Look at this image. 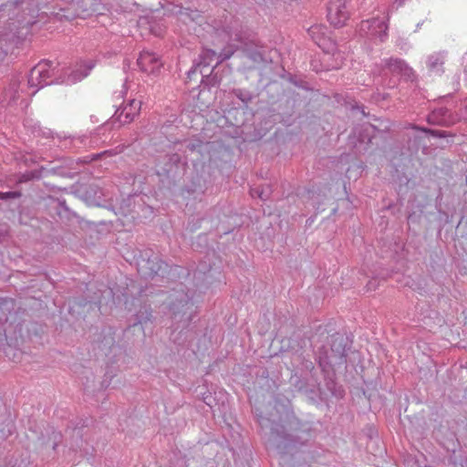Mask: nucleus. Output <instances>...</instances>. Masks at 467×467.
I'll return each instance as SVG.
<instances>
[{"mask_svg": "<svg viewBox=\"0 0 467 467\" xmlns=\"http://www.w3.org/2000/svg\"><path fill=\"white\" fill-rule=\"evenodd\" d=\"M88 75L87 72L83 73L80 77H78V79H80V78L86 77Z\"/></svg>", "mask_w": 467, "mask_h": 467, "instance_id": "obj_21", "label": "nucleus"}, {"mask_svg": "<svg viewBox=\"0 0 467 467\" xmlns=\"http://www.w3.org/2000/svg\"><path fill=\"white\" fill-rule=\"evenodd\" d=\"M449 462L453 467H465L467 464V458L462 452L454 451L449 457Z\"/></svg>", "mask_w": 467, "mask_h": 467, "instance_id": "obj_14", "label": "nucleus"}, {"mask_svg": "<svg viewBox=\"0 0 467 467\" xmlns=\"http://www.w3.org/2000/svg\"><path fill=\"white\" fill-rule=\"evenodd\" d=\"M140 68L148 74H156L162 67L158 57L149 51H142L138 58Z\"/></svg>", "mask_w": 467, "mask_h": 467, "instance_id": "obj_8", "label": "nucleus"}, {"mask_svg": "<svg viewBox=\"0 0 467 467\" xmlns=\"http://www.w3.org/2000/svg\"><path fill=\"white\" fill-rule=\"evenodd\" d=\"M19 196V193L16 192H0V201H8L11 198H16Z\"/></svg>", "mask_w": 467, "mask_h": 467, "instance_id": "obj_16", "label": "nucleus"}, {"mask_svg": "<svg viewBox=\"0 0 467 467\" xmlns=\"http://www.w3.org/2000/svg\"><path fill=\"white\" fill-rule=\"evenodd\" d=\"M464 110H465V112H464V116H465V118L467 119V99H466V100H465V102H464Z\"/></svg>", "mask_w": 467, "mask_h": 467, "instance_id": "obj_19", "label": "nucleus"}, {"mask_svg": "<svg viewBox=\"0 0 467 467\" xmlns=\"http://www.w3.org/2000/svg\"><path fill=\"white\" fill-rule=\"evenodd\" d=\"M57 441H55V442H54V445H53V448H54V449H56V447H57Z\"/></svg>", "mask_w": 467, "mask_h": 467, "instance_id": "obj_23", "label": "nucleus"}, {"mask_svg": "<svg viewBox=\"0 0 467 467\" xmlns=\"http://www.w3.org/2000/svg\"><path fill=\"white\" fill-rule=\"evenodd\" d=\"M100 337L101 339L98 341V348L105 355H109L112 351L116 343L114 332L109 328L103 331Z\"/></svg>", "mask_w": 467, "mask_h": 467, "instance_id": "obj_10", "label": "nucleus"}, {"mask_svg": "<svg viewBox=\"0 0 467 467\" xmlns=\"http://www.w3.org/2000/svg\"><path fill=\"white\" fill-rule=\"evenodd\" d=\"M332 213H337V208H335Z\"/></svg>", "mask_w": 467, "mask_h": 467, "instance_id": "obj_25", "label": "nucleus"}, {"mask_svg": "<svg viewBox=\"0 0 467 467\" xmlns=\"http://www.w3.org/2000/svg\"><path fill=\"white\" fill-rule=\"evenodd\" d=\"M331 362L334 365H343L347 362V351L350 348V341L348 337L341 334H335L331 337Z\"/></svg>", "mask_w": 467, "mask_h": 467, "instance_id": "obj_5", "label": "nucleus"}, {"mask_svg": "<svg viewBox=\"0 0 467 467\" xmlns=\"http://www.w3.org/2000/svg\"><path fill=\"white\" fill-rule=\"evenodd\" d=\"M142 102L141 100L130 99L122 106L118 113V120L121 124L131 123L140 113Z\"/></svg>", "mask_w": 467, "mask_h": 467, "instance_id": "obj_7", "label": "nucleus"}, {"mask_svg": "<svg viewBox=\"0 0 467 467\" xmlns=\"http://www.w3.org/2000/svg\"><path fill=\"white\" fill-rule=\"evenodd\" d=\"M327 20L335 27L344 26L350 17L346 0H329L327 5Z\"/></svg>", "mask_w": 467, "mask_h": 467, "instance_id": "obj_4", "label": "nucleus"}, {"mask_svg": "<svg viewBox=\"0 0 467 467\" xmlns=\"http://www.w3.org/2000/svg\"><path fill=\"white\" fill-rule=\"evenodd\" d=\"M19 220H20V223H25L23 222V220H22V217H21V216H20Z\"/></svg>", "mask_w": 467, "mask_h": 467, "instance_id": "obj_24", "label": "nucleus"}, {"mask_svg": "<svg viewBox=\"0 0 467 467\" xmlns=\"http://www.w3.org/2000/svg\"><path fill=\"white\" fill-rule=\"evenodd\" d=\"M178 158L176 157L174 160H171L165 165H161V163H158L156 166V172L158 176H165L168 178H175L178 173Z\"/></svg>", "mask_w": 467, "mask_h": 467, "instance_id": "obj_11", "label": "nucleus"}, {"mask_svg": "<svg viewBox=\"0 0 467 467\" xmlns=\"http://www.w3.org/2000/svg\"><path fill=\"white\" fill-rule=\"evenodd\" d=\"M86 67H87L86 72L88 73V71L90 70L94 67V65L91 62H88V65H87Z\"/></svg>", "mask_w": 467, "mask_h": 467, "instance_id": "obj_18", "label": "nucleus"}, {"mask_svg": "<svg viewBox=\"0 0 467 467\" xmlns=\"http://www.w3.org/2000/svg\"><path fill=\"white\" fill-rule=\"evenodd\" d=\"M139 271L147 277H154L163 272L167 265L150 250H145L138 261Z\"/></svg>", "mask_w": 467, "mask_h": 467, "instance_id": "obj_3", "label": "nucleus"}, {"mask_svg": "<svg viewBox=\"0 0 467 467\" xmlns=\"http://www.w3.org/2000/svg\"><path fill=\"white\" fill-rule=\"evenodd\" d=\"M199 16V14L197 11H191L188 12V10H181L179 13V19L183 22L187 23L188 20H195Z\"/></svg>", "mask_w": 467, "mask_h": 467, "instance_id": "obj_15", "label": "nucleus"}, {"mask_svg": "<svg viewBox=\"0 0 467 467\" xmlns=\"http://www.w3.org/2000/svg\"><path fill=\"white\" fill-rule=\"evenodd\" d=\"M64 212H67L68 211V207L66 206V205H63V206H59Z\"/></svg>", "mask_w": 467, "mask_h": 467, "instance_id": "obj_20", "label": "nucleus"}, {"mask_svg": "<svg viewBox=\"0 0 467 467\" xmlns=\"http://www.w3.org/2000/svg\"><path fill=\"white\" fill-rule=\"evenodd\" d=\"M145 313H146V317H143L144 313L141 312V311L137 315L138 322L140 324H141L142 322H146L147 320H150L151 313L150 312L148 313L147 310H145Z\"/></svg>", "mask_w": 467, "mask_h": 467, "instance_id": "obj_17", "label": "nucleus"}, {"mask_svg": "<svg viewBox=\"0 0 467 467\" xmlns=\"http://www.w3.org/2000/svg\"><path fill=\"white\" fill-rule=\"evenodd\" d=\"M271 432L276 439V449L282 454L306 445L314 437L312 423L301 421L293 411L281 423H273Z\"/></svg>", "mask_w": 467, "mask_h": 467, "instance_id": "obj_1", "label": "nucleus"}, {"mask_svg": "<svg viewBox=\"0 0 467 467\" xmlns=\"http://www.w3.org/2000/svg\"><path fill=\"white\" fill-rule=\"evenodd\" d=\"M192 298L183 288L174 290L170 296L169 307L172 318L182 323V327H187L192 320Z\"/></svg>", "mask_w": 467, "mask_h": 467, "instance_id": "obj_2", "label": "nucleus"}, {"mask_svg": "<svg viewBox=\"0 0 467 467\" xmlns=\"http://www.w3.org/2000/svg\"><path fill=\"white\" fill-rule=\"evenodd\" d=\"M50 78V70L47 63H38L34 67L28 76V85L30 88H41L48 83Z\"/></svg>", "mask_w": 467, "mask_h": 467, "instance_id": "obj_6", "label": "nucleus"}, {"mask_svg": "<svg viewBox=\"0 0 467 467\" xmlns=\"http://www.w3.org/2000/svg\"><path fill=\"white\" fill-rule=\"evenodd\" d=\"M444 63L443 57L440 54L431 55L428 57L427 65L430 70L439 72Z\"/></svg>", "mask_w": 467, "mask_h": 467, "instance_id": "obj_12", "label": "nucleus"}, {"mask_svg": "<svg viewBox=\"0 0 467 467\" xmlns=\"http://www.w3.org/2000/svg\"><path fill=\"white\" fill-rule=\"evenodd\" d=\"M234 51H235V49L234 47H229L223 48L218 56L214 51H212V50H207L205 52V56L208 57L209 58L217 57L220 59V61H223V60L230 58L234 55Z\"/></svg>", "mask_w": 467, "mask_h": 467, "instance_id": "obj_13", "label": "nucleus"}, {"mask_svg": "<svg viewBox=\"0 0 467 467\" xmlns=\"http://www.w3.org/2000/svg\"><path fill=\"white\" fill-rule=\"evenodd\" d=\"M326 31V26L322 25H315L308 29V34L318 47L328 51L327 43L329 40L325 36Z\"/></svg>", "mask_w": 467, "mask_h": 467, "instance_id": "obj_9", "label": "nucleus"}, {"mask_svg": "<svg viewBox=\"0 0 467 467\" xmlns=\"http://www.w3.org/2000/svg\"><path fill=\"white\" fill-rule=\"evenodd\" d=\"M7 233H8V231H7V229H5V230L2 233V234H3V235H5V234H7Z\"/></svg>", "mask_w": 467, "mask_h": 467, "instance_id": "obj_22", "label": "nucleus"}]
</instances>
